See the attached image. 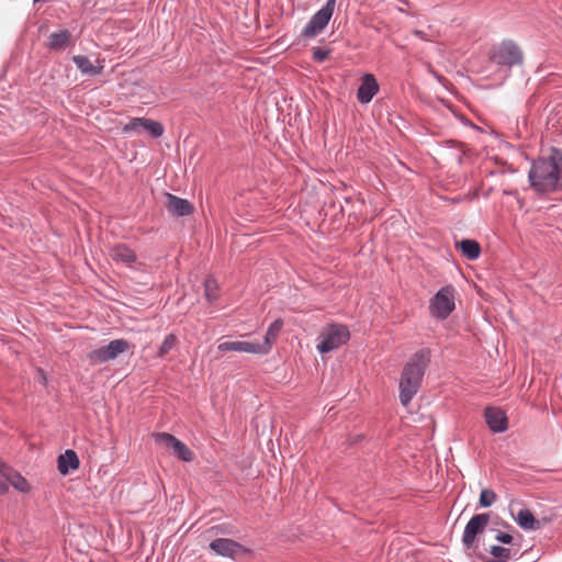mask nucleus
<instances>
[{"label": "nucleus", "instance_id": "aec40b11", "mask_svg": "<svg viewBox=\"0 0 562 562\" xmlns=\"http://www.w3.org/2000/svg\"><path fill=\"white\" fill-rule=\"evenodd\" d=\"M111 256L113 260L131 265L136 260L135 252L125 245H116L112 248Z\"/></svg>", "mask_w": 562, "mask_h": 562}, {"label": "nucleus", "instance_id": "c85d7f7f", "mask_svg": "<svg viewBox=\"0 0 562 562\" xmlns=\"http://www.w3.org/2000/svg\"><path fill=\"white\" fill-rule=\"evenodd\" d=\"M142 126H143V117H135L133 120H131L124 127H123V131L125 133H128V132H136V133H140L142 132Z\"/></svg>", "mask_w": 562, "mask_h": 562}, {"label": "nucleus", "instance_id": "2eb2a0df", "mask_svg": "<svg viewBox=\"0 0 562 562\" xmlns=\"http://www.w3.org/2000/svg\"><path fill=\"white\" fill-rule=\"evenodd\" d=\"M79 458L74 450H66L63 454L58 457V471L66 475L70 471L77 470L79 468Z\"/></svg>", "mask_w": 562, "mask_h": 562}, {"label": "nucleus", "instance_id": "20e7f679", "mask_svg": "<svg viewBox=\"0 0 562 562\" xmlns=\"http://www.w3.org/2000/svg\"><path fill=\"white\" fill-rule=\"evenodd\" d=\"M522 52L520 47L513 41H503L491 52V59L496 65L515 66L522 63Z\"/></svg>", "mask_w": 562, "mask_h": 562}, {"label": "nucleus", "instance_id": "a878e982", "mask_svg": "<svg viewBox=\"0 0 562 562\" xmlns=\"http://www.w3.org/2000/svg\"><path fill=\"white\" fill-rule=\"evenodd\" d=\"M176 344L177 337L173 334L167 335L158 349V357L164 358L167 356L175 348Z\"/></svg>", "mask_w": 562, "mask_h": 562}, {"label": "nucleus", "instance_id": "5701e85b", "mask_svg": "<svg viewBox=\"0 0 562 562\" xmlns=\"http://www.w3.org/2000/svg\"><path fill=\"white\" fill-rule=\"evenodd\" d=\"M148 133L151 137L158 138L164 134V126L154 120L143 117L142 132Z\"/></svg>", "mask_w": 562, "mask_h": 562}, {"label": "nucleus", "instance_id": "4be33fe9", "mask_svg": "<svg viewBox=\"0 0 562 562\" xmlns=\"http://www.w3.org/2000/svg\"><path fill=\"white\" fill-rule=\"evenodd\" d=\"M462 254L470 260L477 259L481 254V246L476 240L473 239H462L458 244Z\"/></svg>", "mask_w": 562, "mask_h": 562}, {"label": "nucleus", "instance_id": "f3484780", "mask_svg": "<svg viewBox=\"0 0 562 562\" xmlns=\"http://www.w3.org/2000/svg\"><path fill=\"white\" fill-rule=\"evenodd\" d=\"M492 558L484 559V562H508L513 557H516L519 549L513 550L502 546H491L488 550Z\"/></svg>", "mask_w": 562, "mask_h": 562}, {"label": "nucleus", "instance_id": "39448f33", "mask_svg": "<svg viewBox=\"0 0 562 562\" xmlns=\"http://www.w3.org/2000/svg\"><path fill=\"white\" fill-rule=\"evenodd\" d=\"M336 5V0H328L325 5L318 10L305 25L302 36L312 38L319 34L328 24Z\"/></svg>", "mask_w": 562, "mask_h": 562}, {"label": "nucleus", "instance_id": "f704fd0d", "mask_svg": "<svg viewBox=\"0 0 562 562\" xmlns=\"http://www.w3.org/2000/svg\"><path fill=\"white\" fill-rule=\"evenodd\" d=\"M0 473L5 474V465L0 461Z\"/></svg>", "mask_w": 562, "mask_h": 562}, {"label": "nucleus", "instance_id": "7c9ffc66", "mask_svg": "<svg viewBox=\"0 0 562 562\" xmlns=\"http://www.w3.org/2000/svg\"><path fill=\"white\" fill-rule=\"evenodd\" d=\"M495 539L504 544H513L514 543V537L507 532L497 531Z\"/></svg>", "mask_w": 562, "mask_h": 562}, {"label": "nucleus", "instance_id": "f257e3e1", "mask_svg": "<svg viewBox=\"0 0 562 562\" xmlns=\"http://www.w3.org/2000/svg\"><path fill=\"white\" fill-rule=\"evenodd\" d=\"M528 178L531 188L539 193L562 190V151L551 148L549 154L533 160Z\"/></svg>", "mask_w": 562, "mask_h": 562}, {"label": "nucleus", "instance_id": "473e14b6", "mask_svg": "<svg viewBox=\"0 0 562 562\" xmlns=\"http://www.w3.org/2000/svg\"><path fill=\"white\" fill-rule=\"evenodd\" d=\"M38 375H40V378H38L40 383L45 385L47 382V379H46L44 371L38 370Z\"/></svg>", "mask_w": 562, "mask_h": 562}, {"label": "nucleus", "instance_id": "0eeeda50", "mask_svg": "<svg viewBox=\"0 0 562 562\" xmlns=\"http://www.w3.org/2000/svg\"><path fill=\"white\" fill-rule=\"evenodd\" d=\"M131 344L125 339H114L109 345L92 350L88 358L97 363H104L116 359L120 355L127 351Z\"/></svg>", "mask_w": 562, "mask_h": 562}, {"label": "nucleus", "instance_id": "f8f14e48", "mask_svg": "<svg viewBox=\"0 0 562 562\" xmlns=\"http://www.w3.org/2000/svg\"><path fill=\"white\" fill-rule=\"evenodd\" d=\"M220 351H236L254 355H265L266 348H260L258 341H224L217 346Z\"/></svg>", "mask_w": 562, "mask_h": 562}, {"label": "nucleus", "instance_id": "cd10ccee", "mask_svg": "<svg viewBox=\"0 0 562 562\" xmlns=\"http://www.w3.org/2000/svg\"><path fill=\"white\" fill-rule=\"evenodd\" d=\"M206 533L211 535V536H220V535L231 536L234 533V531H233V527L231 525L222 524V525H216V526L209 528L206 530Z\"/></svg>", "mask_w": 562, "mask_h": 562}, {"label": "nucleus", "instance_id": "4468645a", "mask_svg": "<svg viewBox=\"0 0 562 562\" xmlns=\"http://www.w3.org/2000/svg\"><path fill=\"white\" fill-rule=\"evenodd\" d=\"M485 420L488 428L494 432H504L507 429V417L501 408L486 407Z\"/></svg>", "mask_w": 562, "mask_h": 562}, {"label": "nucleus", "instance_id": "72a5a7b5", "mask_svg": "<svg viewBox=\"0 0 562 562\" xmlns=\"http://www.w3.org/2000/svg\"><path fill=\"white\" fill-rule=\"evenodd\" d=\"M414 34L416 36H418L419 38H422V40H426L425 33L423 31H420V30H415Z\"/></svg>", "mask_w": 562, "mask_h": 562}, {"label": "nucleus", "instance_id": "7ed1b4c3", "mask_svg": "<svg viewBox=\"0 0 562 562\" xmlns=\"http://www.w3.org/2000/svg\"><path fill=\"white\" fill-rule=\"evenodd\" d=\"M350 338V333L345 325L331 324L324 327L318 336L317 350L321 353H327L333 351Z\"/></svg>", "mask_w": 562, "mask_h": 562}, {"label": "nucleus", "instance_id": "393cba45", "mask_svg": "<svg viewBox=\"0 0 562 562\" xmlns=\"http://www.w3.org/2000/svg\"><path fill=\"white\" fill-rule=\"evenodd\" d=\"M218 285L217 282L213 278H207L204 281V295L209 302H214L218 294Z\"/></svg>", "mask_w": 562, "mask_h": 562}, {"label": "nucleus", "instance_id": "9d476101", "mask_svg": "<svg viewBox=\"0 0 562 562\" xmlns=\"http://www.w3.org/2000/svg\"><path fill=\"white\" fill-rule=\"evenodd\" d=\"M488 521L490 515L486 513L476 514L468 521L462 535V543L467 549L473 547L476 536L484 531Z\"/></svg>", "mask_w": 562, "mask_h": 562}, {"label": "nucleus", "instance_id": "c756f323", "mask_svg": "<svg viewBox=\"0 0 562 562\" xmlns=\"http://www.w3.org/2000/svg\"><path fill=\"white\" fill-rule=\"evenodd\" d=\"M330 54V50L323 47H314L313 48V59L317 63L325 61Z\"/></svg>", "mask_w": 562, "mask_h": 562}, {"label": "nucleus", "instance_id": "423d86ee", "mask_svg": "<svg viewBox=\"0 0 562 562\" xmlns=\"http://www.w3.org/2000/svg\"><path fill=\"white\" fill-rule=\"evenodd\" d=\"M430 314L437 318L445 319L454 310L452 286L441 288L429 304Z\"/></svg>", "mask_w": 562, "mask_h": 562}, {"label": "nucleus", "instance_id": "b1692460", "mask_svg": "<svg viewBox=\"0 0 562 562\" xmlns=\"http://www.w3.org/2000/svg\"><path fill=\"white\" fill-rule=\"evenodd\" d=\"M8 469L5 468V474L8 476V481L20 492L29 491L27 481L21 476L19 473H8Z\"/></svg>", "mask_w": 562, "mask_h": 562}, {"label": "nucleus", "instance_id": "bb28decb", "mask_svg": "<svg viewBox=\"0 0 562 562\" xmlns=\"http://www.w3.org/2000/svg\"><path fill=\"white\" fill-rule=\"evenodd\" d=\"M497 495L494 491L484 488L480 494V505L482 507H490L496 502Z\"/></svg>", "mask_w": 562, "mask_h": 562}, {"label": "nucleus", "instance_id": "dca6fc26", "mask_svg": "<svg viewBox=\"0 0 562 562\" xmlns=\"http://www.w3.org/2000/svg\"><path fill=\"white\" fill-rule=\"evenodd\" d=\"M283 327L282 319H276L270 324L265 335L262 342H259L260 348H266L265 355H268L276 342L281 329Z\"/></svg>", "mask_w": 562, "mask_h": 562}, {"label": "nucleus", "instance_id": "6e6552de", "mask_svg": "<svg viewBox=\"0 0 562 562\" xmlns=\"http://www.w3.org/2000/svg\"><path fill=\"white\" fill-rule=\"evenodd\" d=\"M155 441L164 447L171 448L173 454L184 461L193 460V452L181 440L168 432H157L154 435Z\"/></svg>", "mask_w": 562, "mask_h": 562}, {"label": "nucleus", "instance_id": "412c9836", "mask_svg": "<svg viewBox=\"0 0 562 562\" xmlns=\"http://www.w3.org/2000/svg\"><path fill=\"white\" fill-rule=\"evenodd\" d=\"M72 61L83 75L95 76L102 70V67L93 66L90 59L83 55L74 56Z\"/></svg>", "mask_w": 562, "mask_h": 562}, {"label": "nucleus", "instance_id": "6ab92c4d", "mask_svg": "<svg viewBox=\"0 0 562 562\" xmlns=\"http://www.w3.org/2000/svg\"><path fill=\"white\" fill-rule=\"evenodd\" d=\"M71 40V33L68 30L52 33L48 37V47L54 50L64 49Z\"/></svg>", "mask_w": 562, "mask_h": 562}, {"label": "nucleus", "instance_id": "1a4fd4ad", "mask_svg": "<svg viewBox=\"0 0 562 562\" xmlns=\"http://www.w3.org/2000/svg\"><path fill=\"white\" fill-rule=\"evenodd\" d=\"M209 548L215 554L229 559H236L247 552L244 546L228 538H216L210 542Z\"/></svg>", "mask_w": 562, "mask_h": 562}, {"label": "nucleus", "instance_id": "2f4dec72", "mask_svg": "<svg viewBox=\"0 0 562 562\" xmlns=\"http://www.w3.org/2000/svg\"><path fill=\"white\" fill-rule=\"evenodd\" d=\"M8 479L7 480H2L0 477V494H4L7 491H8Z\"/></svg>", "mask_w": 562, "mask_h": 562}, {"label": "nucleus", "instance_id": "a211bd4d", "mask_svg": "<svg viewBox=\"0 0 562 562\" xmlns=\"http://www.w3.org/2000/svg\"><path fill=\"white\" fill-rule=\"evenodd\" d=\"M515 521L518 526L525 530H535L540 528V522L533 516L529 509H520L515 517Z\"/></svg>", "mask_w": 562, "mask_h": 562}, {"label": "nucleus", "instance_id": "ddd939ff", "mask_svg": "<svg viewBox=\"0 0 562 562\" xmlns=\"http://www.w3.org/2000/svg\"><path fill=\"white\" fill-rule=\"evenodd\" d=\"M379 91V83L372 74H366L357 90V99L360 103H369Z\"/></svg>", "mask_w": 562, "mask_h": 562}, {"label": "nucleus", "instance_id": "f03ea898", "mask_svg": "<svg viewBox=\"0 0 562 562\" xmlns=\"http://www.w3.org/2000/svg\"><path fill=\"white\" fill-rule=\"evenodd\" d=\"M429 363L430 350L423 348L404 366L400 380V401L404 406H407L417 394Z\"/></svg>", "mask_w": 562, "mask_h": 562}, {"label": "nucleus", "instance_id": "9b49d317", "mask_svg": "<svg viewBox=\"0 0 562 562\" xmlns=\"http://www.w3.org/2000/svg\"><path fill=\"white\" fill-rule=\"evenodd\" d=\"M165 207L172 216H188L194 207L191 202L171 193H165Z\"/></svg>", "mask_w": 562, "mask_h": 562}, {"label": "nucleus", "instance_id": "c9c22d12", "mask_svg": "<svg viewBox=\"0 0 562 562\" xmlns=\"http://www.w3.org/2000/svg\"><path fill=\"white\" fill-rule=\"evenodd\" d=\"M436 78L441 81L443 78L441 76H436Z\"/></svg>", "mask_w": 562, "mask_h": 562}]
</instances>
